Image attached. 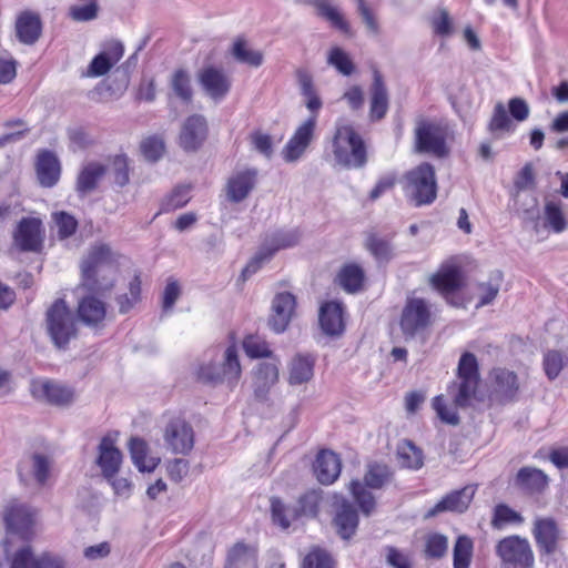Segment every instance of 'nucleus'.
<instances>
[{
	"label": "nucleus",
	"mask_w": 568,
	"mask_h": 568,
	"mask_svg": "<svg viewBox=\"0 0 568 568\" xmlns=\"http://www.w3.org/2000/svg\"><path fill=\"white\" fill-rule=\"evenodd\" d=\"M270 503L273 524L277 525L282 529L290 528L292 521L295 520L292 518L293 510H290V508L278 497H272Z\"/></svg>",
	"instance_id": "nucleus-61"
},
{
	"label": "nucleus",
	"mask_w": 568,
	"mask_h": 568,
	"mask_svg": "<svg viewBox=\"0 0 568 568\" xmlns=\"http://www.w3.org/2000/svg\"><path fill=\"white\" fill-rule=\"evenodd\" d=\"M480 383L479 364L475 354L464 352L460 355L456 369V381L447 385V393L453 399L448 405L443 394L432 400L433 409L438 418L448 425L456 426L460 422L458 408L470 406L476 397Z\"/></svg>",
	"instance_id": "nucleus-1"
},
{
	"label": "nucleus",
	"mask_w": 568,
	"mask_h": 568,
	"mask_svg": "<svg viewBox=\"0 0 568 568\" xmlns=\"http://www.w3.org/2000/svg\"><path fill=\"white\" fill-rule=\"evenodd\" d=\"M315 129L316 115L308 116L297 126L282 150V156L286 162H295L305 153L314 139Z\"/></svg>",
	"instance_id": "nucleus-18"
},
{
	"label": "nucleus",
	"mask_w": 568,
	"mask_h": 568,
	"mask_svg": "<svg viewBox=\"0 0 568 568\" xmlns=\"http://www.w3.org/2000/svg\"><path fill=\"white\" fill-rule=\"evenodd\" d=\"M209 133L207 122L203 115L192 114L182 125L179 143L187 152L197 151L205 142Z\"/></svg>",
	"instance_id": "nucleus-19"
},
{
	"label": "nucleus",
	"mask_w": 568,
	"mask_h": 568,
	"mask_svg": "<svg viewBox=\"0 0 568 568\" xmlns=\"http://www.w3.org/2000/svg\"><path fill=\"white\" fill-rule=\"evenodd\" d=\"M487 130L491 134L499 132H513L515 130L503 103L498 102L494 106L491 118L487 124Z\"/></svg>",
	"instance_id": "nucleus-57"
},
{
	"label": "nucleus",
	"mask_w": 568,
	"mask_h": 568,
	"mask_svg": "<svg viewBox=\"0 0 568 568\" xmlns=\"http://www.w3.org/2000/svg\"><path fill=\"white\" fill-rule=\"evenodd\" d=\"M302 568H335V560L327 550L314 547L304 557Z\"/></svg>",
	"instance_id": "nucleus-59"
},
{
	"label": "nucleus",
	"mask_w": 568,
	"mask_h": 568,
	"mask_svg": "<svg viewBox=\"0 0 568 568\" xmlns=\"http://www.w3.org/2000/svg\"><path fill=\"white\" fill-rule=\"evenodd\" d=\"M385 562L390 568H415L414 551L394 545L383 548Z\"/></svg>",
	"instance_id": "nucleus-50"
},
{
	"label": "nucleus",
	"mask_w": 568,
	"mask_h": 568,
	"mask_svg": "<svg viewBox=\"0 0 568 568\" xmlns=\"http://www.w3.org/2000/svg\"><path fill=\"white\" fill-rule=\"evenodd\" d=\"M116 267L106 244L93 245L81 263L82 285L92 293H104L114 286Z\"/></svg>",
	"instance_id": "nucleus-2"
},
{
	"label": "nucleus",
	"mask_w": 568,
	"mask_h": 568,
	"mask_svg": "<svg viewBox=\"0 0 568 568\" xmlns=\"http://www.w3.org/2000/svg\"><path fill=\"white\" fill-rule=\"evenodd\" d=\"M105 173V165L98 162L88 163L82 168L77 178V192L80 195H87L93 192Z\"/></svg>",
	"instance_id": "nucleus-38"
},
{
	"label": "nucleus",
	"mask_w": 568,
	"mask_h": 568,
	"mask_svg": "<svg viewBox=\"0 0 568 568\" xmlns=\"http://www.w3.org/2000/svg\"><path fill=\"white\" fill-rule=\"evenodd\" d=\"M42 20L38 12L23 10L18 13L14 23L16 37L26 45L34 44L42 34Z\"/></svg>",
	"instance_id": "nucleus-24"
},
{
	"label": "nucleus",
	"mask_w": 568,
	"mask_h": 568,
	"mask_svg": "<svg viewBox=\"0 0 568 568\" xmlns=\"http://www.w3.org/2000/svg\"><path fill=\"white\" fill-rule=\"evenodd\" d=\"M164 442L174 454L187 455L194 446V432L182 417H172L164 428Z\"/></svg>",
	"instance_id": "nucleus-16"
},
{
	"label": "nucleus",
	"mask_w": 568,
	"mask_h": 568,
	"mask_svg": "<svg viewBox=\"0 0 568 568\" xmlns=\"http://www.w3.org/2000/svg\"><path fill=\"white\" fill-rule=\"evenodd\" d=\"M140 150L146 160L155 162L164 154L165 144L161 136L150 135L141 142Z\"/></svg>",
	"instance_id": "nucleus-63"
},
{
	"label": "nucleus",
	"mask_w": 568,
	"mask_h": 568,
	"mask_svg": "<svg viewBox=\"0 0 568 568\" xmlns=\"http://www.w3.org/2000/svg\"><path fill=\"white\" fill-rule=\"evenodd\" d=\"M36 511L18 500H11L3 515L8 530L28 534L34 524Z\"/></svg>",
	"instance_id": "nucleus-26"
},
{
	"label": "nucleus",
	"mask_w": 568,
	"mask_h": 568,
	"mask_svg": "<svg viewBox=\"0 0 568 568\" xmlns=\"http://www.w3.org/2000/svg\"><path fill=\"white\" fill-rule=\"evenodd\" d=\"M473 556V541L467 536H459L454 546V568H469Z\"/></svg>",
	"instance_id": "nucleus-56"
},
{
	"label": "nucleus",
	"mask_w": 568,
	"mask_h": 568,
	"mask_svg": "<svg viewBox=\"0 0 568 568\" xmlns=\"http://www.w3.org/2000/svg\"><path fill=\"white\" fill-rule=\"evenodd\" d=\"M392 478L393 471L388 465L372 462L367 465L363 480H351L348 485L349 493L364 515L369 516L376 508L375 496L369 489H381Z\"/></svg>",
	"instance_id": "nucleus-5"
},
{
	"label": "nucleus",
	"mask_w": 568,
	"mask_h": 568,
	"mask_svg": "<svg viewBox=\"0 0 568 568\" xmlns=\"http://www.w3.org/2000/svg\"><path fill=\"white\" fill-rule=\"evenodd\" d=\"M567 364L568 358L560 351L551 349L544 355V371L550 381L557 378Z\"/></svg>",
	"instance_id": "nucleus-58"
},
{
	"label": "nucleus",
	"mask_w": 568,
	"mask_h": 568,
	"mask_svg": "<svg viewBox=\"0 0 568 568\" xmlns=\"http://www.w3.org/2000/svg\"><path fill=\"white\" fill-rule=\"evenodd\" d=\"M332 148L336 162L346 169H362L368 161L366 143L352 124L336 126Z\"/></svg>",
	"instance_id": "nucleus-4"
},
{
	"label": "nucleus",
	"mask_w": 568,
	"mask_h": 568,
	"mask_svg": "<svg viewBox=\"0 0 568 568\" xmlns=\"http://www.w3.org/2000/svg\"><path fill=\"white\" fill-rule=\"evenodd\" d=\"M36 170L39 183L44 187H52L60 179V162L51 151L42 150L38 154Z\"/></svg>",
	"instance_id": "nucleus-34"
},
{
	"label": "nucleus",
	"mask_w": 568,
	"mask_h": 568,
	"mask_svg": "<svg viewBox=\"0 0 568 568\" xmlns=\"http://www.w3.org/2000/svg\"><path fill=\"white\" fill-rule=\"evenodd\" d=\"M568 222L560 201H547L542 210V227L556 234L567 229Z\"/></svg>",
	"instance_id": "nucleus-42"
},
{
	"label": "nucleus",
	"mask_w": 568,
	"mask_h": 568,
	"mask_svg": "<svg viewBox=\"0 0 568 568\" xmlns=\"http://www.w3.org/2000/svg\"><path fill=\"white\" fill-rule=\"evenodd\" d=\"M318 321L322 331L326 335H341L345 329L343 304L337 301L323 303L320 308Z\"/></svg>",
	"instance_id": "nucleus-31"
},
{
	"label": "nucleus",
	"mask_w": 568,
	"mask_h": 568,
	"mask_svg": "<svg viewBox=\"0 0 568 568\" xmlns=\"http://www.w3.org/2000/svg\"><path fill=\"white\" fill-rule=\"evenodd\" d=\"M474 498V490L469 487L453 490L446 494L438 503L425 514L426 518H433L442 513H465Z\"/></svg>",
	"instance_id": "nucleus-21"
},
{
	"label": "nucleus",
	"mask_w": 568,
	"mask_h": 568,
	"mask_svg": "<svg viewBox=\"0 0 568 568\" xmlns=\"http://www.w3.org/2000/svg\"><path fill=\"white\" fill-rule=\"evenodd\" d=\"M52 220L58 229V237L65 240L72 236L78 230L77 219L65 211L55 212L52 214Z\"/></svg>",
	"instance_id": "nucleus-62"
},
{
	"label": "nucleus",
	"mask_w": 568,
	"mask_h": 568,
	"mask_svg": "<svg viewBox=\"0 0 568 568\" xmlns=\"http://www.w3.org/2000/svg\"><path fill=\"white\" fill-rule=\"evenodd\" d=\"M44 237V227L39 217H22L13 232L14 244L22 252H41Z\"/></svg>",
	"instance_id": "nucleus-13"
},
{
	"label": "nucleus",
	"mask_w": 568,
	"mask_h": 568,
	"mask_svg": "<svg viewBox=\"0 0 568 568\" xmlns=\"http://www.w3.org/2000/svg\"><path fill=\"white\" fill-rule=\"evenodd\" d=\"M335 282L344 292L357 294L366 288L367 276L361 264L347 262L338 270Z\"/></svg>",
	"instance_id": "nucleus-30"
},
{
	"label": "nucleus",
	"mask_w": 568,
	"mask_h": 568,
	"mask_svg": "<svg viewBox=\"0 0 568 568\" xmlns=\"http://www.w3.org/2000/svg\"><path fill=\"white\" fill-rule=\"evenodd\" d=\"M317 14L324 19H326L331 26L345 36L352 37L353 32L348 21L345 17L338 11L337 8L331 6L325 1L316 2Z\"/></svg>",
	"instance_id": "nucleus-52"
},
{
	"label": "nucleus",
	"mask_w": 568,
	"mask_h": 568,
	"mask_svg": "<svg viewBox=\"0 0 568 568\" xmlns=\"http://www.w3.org/2000/svg\"><path fill=\"white\" fill-rule=\"evenodd\" d=\"M191 184L176 185L161 202L159 214L184 207L191 201Z\"/></svg>",
	"instance_id": "nucleus-49"
},
{
	"label": "nucleus",
	"mask_w": 568,
	"mask_h": 568,
	"mask_svg": "<svg viewBox=\"0 0 568 568\" xmlns=\"http://www.w3.org/2000/svg\"><path fill=\"white\" fill-rule=\"evenodd\" d=\"M373 81L369 87V110L371 122L382 121L389 110V95L383 74L377 68L372 71Z\"/></svg>",
	"instance_id": "nucleus-20"
},
{
	"label": "nucleus",
	"mask_w": 568,
	"mask_h": 568,
	"mask_svg": "<svg viewBox=\"0 0 568 568\" xmlns=\"http://www.w3.org/2000/svg\"><path fill=\"white\" fill-rule=\"evenodd\" d=\"M30 392L34 398L60 407L69 406L75 398L72 387L52 379H33Z\"/></svg>",
	"instance_id": "nucleus-14"
},
{
	"label": "nucleus",
	"mask_w": 568,
	"mask_h": 568,
	"mask_svg": "<svg viewBox=\"0 0 568 568\" xmlns=\"http://www.w3.org/2000/svg\"><path fill=\"white\" fill-rule=\"evenodd\" d=\"M243 349L250 358H274L273 352L266 339L258 334H250L243 338Z\"/></svg>",
	"instance_id": "nucleus-54"
},
{
	"label": "nucleus",
	"mask_w": 568,
	"mask_h": 568,
	"mask_svg": "<svg viewBox=\"0 0 568 568\" xmlns=\"http://www.w3.org/2000/svg\"><path fill=\"white\" fill-rule=\"evenodd\" d=\"M171 88L175 95L184 103H191L193 99V89L191 75L187 70L179 68L174 70L171 77Z\"/></svg>",
	"instance_id": "nucleus-53"
},
{
	"label": "nucleus",
	"mask_w": 568,
	"mask_h": 568,
	"mask_svg": "<svg viewBox=\"0 0 568 568\" xmlns=\"http://www.w3.org/2000/svg\"><path fill=\"white\" fill-rule=\"evenodd\" d=\"M47 332L55 347L65 349L78 336L77 318L63 298H57L45 312Z\"/></svg>",
	"instance_id": "nucleus-6"
},
{
	"label": "nucleus",
	"mask_w": 568,
	"mask_h": 568,
	"mask_svg": "<svg viewBox=\"0 0 568 568\" xmlns=\"http://www.w3.org/2000/svg\"><path fill=\"white\" fill-rule=\"evenodd\" d=\"M434 316L429 303L422 297H408L402 310L399 327L405 337H414L432 326Z\"/></svg>",
	"instance_id": "nucleus-9"
},
{
	"label": "nucleus",
	"mask_w": 568,
	"mask_h": 568,
	"mask_svg": "<svg viewBox=\"0 0 568 568\" xmlns=\"http://www.w3.org/2000/svg\"><path fill=\"white\" fill-rule=\"evenodd\" d=\"M504 282V274L499 270L489 273L486 281L476 284L478 302L476 308L491 304L497 297Z\"/></svg>",
	"instance_id": "nucleus-39"
},
{
	"label": "nucleus",
	"mask_w": 568,
	"mask_h": 568,
	"mask_svg": "<svg viewBox=\"0 0 568 568\" xmlns=\"http://www.w3.org/2000/svg\"><path fill=\"white\" fill-rule=\"evenodd\" d=\"M112 175L115 185L123 187L130 182V165L125 154H118L111 160Z\"/></svg>",
	"instance_id": "nucleus-64"
},
{
	"label": "nucleus",
	"mask_w": 568,
	"mask_h": 568,
	"mask_svg": "<svg viewBox=\"0 0 568 568\" xmlns=\"http://www.w3.org/2000/svg\"><path fill=\"white\" fill-rule=\"evenodd\" d=\"M448 550V538L439 532L426 535L424 541V556L427 559H440Z\"/></svg>",
	"instance_id": "nucleus-55"
},
{
	"label": "nucleus",
	"mask_w": 568,
	"mask_h": 568,
	"mask_svg": "<svg viewBox=\"0 0 568 568\" xmlns=\"http://www.w3.org/2000/svg\"><path fill=\"white\" fill-rule=\"evenodd\" d=\"M464 280L459 265L442 264L429 277V284L448 304L458 306V303L453 300V294L464 287Z\"/></svg>",
	"instance_id": "nucleus-12"
},
{
	"label": "nucleus",
	"mask_w": 568,
	"mask_h": 568,
	"mask_svg": "<svg viewBox=\"0 0 568 568\" xmlns=\"http://www.w3.org/2000/svg\"><path fill=\"white\" fill-rule=\"evenodd\" d=\"M301 233L297 230L287 232H277L272 235L270 241L262 247L266 252V257H271L278 251L293 247L298 244Z\"/></svg>",
	"instance_id": "nucleus-51"
},
{
	"label": "nucleus",
	"mask_w": 568,
	"mask_h": 568,
	"mask_svg": "<svg viewBox=\"0 0 568 568\" xmlns=\"http://www.w3.org/2000/svg\"><path fill=\"white\" fill-rule=\"evenodd\" d=\"M118 435L116 432L104 435L98 446L97 465L106 480L118 475L123 463V454L116 446Z\"/></svg>",
	"instance_id": "nucleus-15"
},
{
	"label": "nucleus",
	"mask_w": 568,
	"mask_h": 568,
	"mask_svg": "<svg viewBox=\"0 0 568 568\" xmlns=\"http://www.w3.org/2000/svg\"><path fill=\"white\" fill-rule=\"evenodd\" d=\"M296 306L295 296L288 292L275 295L272 304V314L268 318L271 329L277 334L283 333L292 318Z\"/></svg>",
	"instance_id": "nucleus-23"
},
{
	"label": "nucleus",
	"mask_w": 568,
	"mask_h": 568,
	"mask_svg": "<svg viewBox=\"0 0 568 568\" xmlns=\"http://www.w3.org/2000/svg\"><path fill=\"white\" fill-rule=\"evenodd\" d=\"M358 513L347 500H343L333 518V525L338 536L343 539L352 538L358 527Z\"/></svg>",
	"instance_id": "nucleus-36"
},
{
	"label": "nucleus",
	"mask_w": 568,
	"mask_h": 568,
	"mask_svg": "<svg viewBox=\"0 0 568 568\" xmlns=\"http://www.w3.org/2000/svg\"><path fill=\"white\" fill-rule=\"evenodd\" d=\"M489 398L498 405L515 403L520 396V381L516 372L503 367H493L488 373Z\"/></svg>",
	"instance_id": "nucleus-8"
},
{
	"label": "nucleus",
	"mask_w": 568,
	"mask_h": 568,
	"mask_svg": "<svg viewBox=\"0 0 568 568\" xmlns=\"http://www.w3.org/2000/svg\"><path fill=\"white\" fill-rule=\"evenodd\" d=\"M220 371L223 382L226 381L229 387L231 389L234 388L242 375V367L239 359L237 349L234 344L230 345L225 349L224 361Z\"/></svg>",
	"instance_id": "nucleus-44"
},
{
	"label": "nucleus",
	"mask_w": 568,
	"mask_h": 568,
	"mask_svg": "<svg viewBox=\"0 0 568 568\" xmlns=\"http://www.w3.org/2000/svg\"><path fill=\"white\" fill-rule=\"evenodd\" d=\"M342 460L339 456L329 449H321L313 464V471L322 485H331L339 477Z\"/></svg>",
	"instance_id": "nucleus-27"
},
{
	"label": "nucleus",
	"mask_w": 568,
	"mask_h": 568,
	"mask_svg": "<svg viewBox=\"0 0 568 568\" xmlns=\"http://www.w3.org/2000/svg\"><path fill=\"white\" fill-rule=\"evenodd\" d=\"M413 136L414 151L418 154H428L437 159H444L450 153L447 143L449 128L443 121L419 118L415 123Z\"/></svg>",
	"instance_id": "nucleus-3"
},
{
	"label": "nucleus",
	"mask_w": 568,
	"mask_h": 568,
	"mask_svg": "<svg viewBox=\"0 0 568 568\" xmlns=\"http://www.w3.org/2000/svg\"><path fill=\"white\" fill-rule=\"evenodd\" d=\"M115 301L121 314L129 313L142 301V281L140 274H134L129 282V292L118 295Z\"/></svg>",
	"instance_id": "nucleus-46"
},
{
	"label": "nucleus",
	"mask_w": 568,
	"mask_h": 568,
	"mask_svg": "<svg viewBox=\"0 0 568 568\" xmlns=\"http://www.w3.org/2000/svg\"><path fill=\"white\" fill-rule=\"evenodd\" d=\"M253 395L258 402L270 398L271 389L280 381V359L274 357L272 362L258 363L252 371Z\"/></svg>",
	"instance_id": "nucleus-17"
},
{
	"label": "nucleus",
	"mask_w": 568,
	"mask_h": 568,
	"mask_svg": "<svg viewBox=\"0 0 568 568\" xmlns=\"http://www.w3.org/2000/svg\"><path fill=\"white\" fill-rule=\"evenodd\" d=\"M124 49L121 42L110 41L104 44L102 51L90 62L88 77H102L106 74L123 57Z\"/></svg>",
	"instance_id": "nucleus-25"
},
{
	"label": "nucleus",
	"mask_w": 568,
	"mask_h": 568,
	"mask_svg": "<svg viewBox=\"0 0 568 568\" xmlns=\"http://www.w3.org/2000/svg\"><path fill=\"white\" fill-rule=\"evenodd\" d=\"M364 246L377 261L388 262L393 257L390 239L383 237L376 232L367 233Z\"/></svg>",
	"instance_id": "nucleus-47"
},
{
	"label": "nucleus",
	"mask_w": 568,
	"mask_h": 568,
	"mask_svg": "<svg viewBox=\"0 0 568 568\" xmlns=\"http://www.w3.org/2000/svg\"><path fill=\"white\" fill-rule=\"evenodd\" d=\"M496 554L504 565L513 568H532L535 555L527 538L518 535L504 537L496 545Z\"/></svg>",
	"instance_id": "nucleus-10"
},
{
	"label": "nucleus",
	"mask_w": 568,
	"mask_h": 568,
	"mask_svg": "<svg viewBox=\"0 0 568 568\" xmlns=\"http://www.w3.org/2000/svg\"><path fill=\"white\" fill-rule=\"evenodd\" d=\"M323 501L322 490L310 489L302 494L297 499V506L293 509L292 518L300 519L302 517L315 518L320 513Z\"/></svg>",
	"instance_id": "nucleus-43"
},
{
	"label": "nucleus",
	"mask_w": 568,
	"mask_h": 568,
	"mask_svg": "<svg viewBox=\"0 0 568 568\" xmlns=\"http://www.w3.org/2000/svg\"><path fill=\"white\" fill-rule=\"evenodd\" d=\"M531 535L540 557L559 552L565 540L564 531L552 517H537L532 523Z\"/></svg>",
	"instance_id": "nucleus-11"
},
{
	"label": "nucleus",
	"mask_w": 568,
	"mask_h": 568,
	"mask_svg": "<svg viewBox=\"0 0 568 568\" xmlns=\"http://www.w3.org/2000/svg\"><path fill=\"white\" fill-rule=\"evenodd\" d=\"M295 74L301 88V93L305 98L306 108L311 111V115H316L317 118L323 102L317 94L312 74L308 70L303 68L297 69Z\"/></svg>",
	"instance_id": "nucleus-40"
},
{
	"label": "nucleus",
	"mask_w": 568,
	"mask_h": 568,
	"mask_svg": "<svg viewBox=\"0 0 568 568\" xmlns=\"http://www.w3.org/2000/svg\"><path fill=\"white\" fill-rule=\"evenodd\" d=\"M200 83L213 99L224 98L231 88L230 79L215 67H206L199 74Z\"/></svg>",
	"instance_id": "nucleus-33"
},
{
	"label": "nucleus",
	"mask_w": 568,
	"mask_h": 568,
	"mask_svg": "<svg viewBox=\"0 0 568 568\" xmlns=\"http://www.w3.org/2000/svg\"><path fill=\"white\" fill-rule=\"evenodd\" d=\"M10 568H64V564L48 552L34 556L32 548L26 546L13 554Z\"/></svg>",
	"instance_id": "nucleus-28"
},
{
	"label": "nucleus",
	"mask_w": 568,
	"mask_h": 568,
	"mask_svg": "<svg viewBox=\"0 0 568 568\" xmlns=\"http://www.w3.org/2000/svg\"><path fill=\"white\" fill-rule=\"evenodd\" d=\"M396 459L402 468L417 470L424 465V453L412 440L403 439L397 444Z\"/></svg>",
	"instance_id": "nucleus-41"
},
{
	"label": "nucleus",
	"mask_w": 568,
	"mask_h": 568,
	"mask_svg": "<svg viewBox=\"0 0 568 568\" xmlns=\"http://www.w3.org/2000/svg\"><path fill=\"white\" fill-rule=\"evenodd\" d=\"M257 170L244 169L234 172L225 184L226 197L232 203L244 201L257 183Z\"/></svg>",
	"instance_id": "nucleus-22"
},
{
	"label": "nucleus",
	"mask_w": 568,
	"mask_h": 568,
	"mask_svg": "<svg viewBox=\"0 0 568 568\" xmlns=\"http://www.w3.org/2000/svg\"><path fill=\"white\" fill-rule=\"evenodd\" d=\"M327 62L343 75L348 77L355 72V64L351 57L339 47L329 50Z\"/></svg>",
	"instance_id": "nucleus-60"
},
{
	"label": "nucleus",
	"mask_w": 568,
	"mask_h": 568,
	"mask_svg": "<svg viewBox=\"0 0 568 568\" xmlns=\"http://www.w3.org/2000/svg\"><path fill=\"white\" fill-rule=\"evenodd\" d=\"M435 168L422 162L405 174V191L416 206L429 205L437 197Z\"/></svg>",
	"instance_id": "nucleus-7"
},
{
	"label": "nucleus",
	"mask_w": 568,
	"mask_h": 568,
	"mask_svg": "<svg viewBox=\"0 0 568 568\" xmlns=\"http://www.w3.org/2000/svg\"><path fill=\"white\" fill-rule=\"evenodd\" d=\"M516 486L526 495L538 496L549 486L548 475L536 467H521L515 478Z\"/></svg>",
	"instance_id": "nucleus-29"
},
{
	"label": "nucleus",
	"mask_w": 568,
	"mask_h": 568,
	"mask_svg": "<svg viewBox=\"0 0 568 568\" xmlns=\"http://www.w3.org/2000/svg\"><path fill=\"white\" fill-rule=\"evenodd\" d=\"M233 57L242 63L257 68L263 63L264 55L258 50H252L247 45V41L243 36L235 38L232 47Z\"/></svg>",
	"instance_id": "nucleus-48"
},
{
	"label": "nucleus",
	"mask_w": 568,
	"mask_h": 568,
	"mask_svg": "<svg viewBox=\"0 0 568 568\" xmlns=\"http://www.w3.org/2000/svg\"><path fill=\"white\" fill-rule=\"evenodd\" d=\"M129 452L132 463L141 473H152L160 464V457L151 454L149 444L141 437H131Z\"/></svg>",
	"instance_id": "nucleus-35"
},
{
	"label": "nucleus",
	"mask_w": 568,
	"mask_h": 568,
	"mask_svg": "<svg viewBox=\"0 0 568 568\" xmlns=\"http://www.w3.org/2000/svg\"><path fill=\"white\" fill-rule=\"evenodd\" d=\"M316 358L311 354H296L288 365L287 382L292 386L308 383L314 376Z\"/></svg>",
	"instance_id": "nucleus-37"
},
{
	"label": "nucleus",
	"mask_w": 568,
	"mask_h": 568,
	"mask_svg": "<svg viewBox=\"0 0 568 568\" xmlns=\"http://www.w3.org/2000/svg\"><path fill=\"white\" fill-rule=\"evenodd\" d=\"M524 517L507 504H497L493 509L490 526L493 529L501 530L510 525H521Z\"/></svg>",
	"instance_id": "nucleus-45"
},
{
	"label": "nucleus",
	"mask_w": 568,
	"mask_h": 568,
	"mask_svg": "<svg viewBox=\"0 0 568 568\" xmlns=\"http://www.w3.org/2000/svg\"><path fill=\"white\" fill-rule=\"evenodd\" d=\"M77 315L85 325L99 328L106 316V305L93 295L83 296L77 306Z\"/></svg>",
	"instance_id": "nucleus-32"
}]
</instances>
